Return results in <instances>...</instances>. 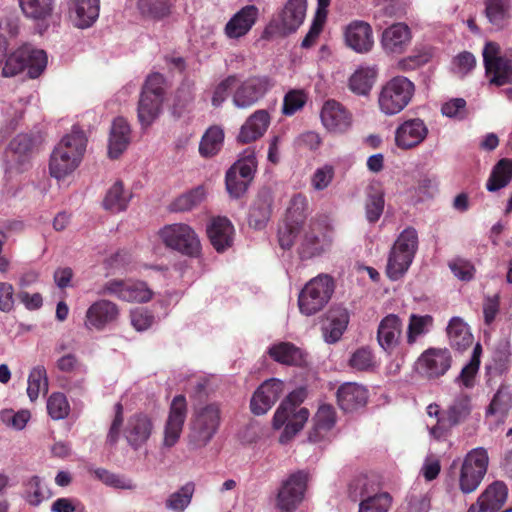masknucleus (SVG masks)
<instances>
[{
  "instance_id": "1",
  "label": "nucleus",
  "mask_w": 512,
  "mask_h": 512,
  "mask_svg": "<svg viewBox=\"0 0 512 512\" xmlns=\"http://www.w3.org/2000/svg\"><path fill=\"white\" fill-rule=\"evenodd\" d=\"M87 139L83 131L74 128L55 147L49 163L52 177L61 179L72 173L79 165L86 149Z\"/></svg>"
},
{
  "instance_id": "2",
  "label": "nucleus",
  "mask_w": 512,
  "mask_h": 512,
  "mask_svg": "<svg viewBox=\"0 0 512 512\" xmlns=\"http://www.w3.org/2000/svg\"><path fill=\"white\" fill-rule=\"evenodd\" d=\"M305 398V389H296L288 394L275 411L273 427L280 429L284 426V430L280 436L281 443H286L291 440L303 429L307 422L310 415L309 410L305 407L297 409Z\"/></svg>"
},
{
  "instance_id": "3",
  "label": "nucleus",
  "mask_w": 512,
  "mask_h": 512,
  "mask_svg": "<svg viewBox=\"0 0 512 512\" xmlns=\"http://www.w3.org/2000/svg\"><path fill=\"white\" fill-rule=\"evenodd\" d=\"M221 422L219 404L210 403L194 409L189 424L188 446L190 449L205 447L217 433Z\"/></svg>"
},
{
  "instance_id": "4",
  "label": "nucleus",
  "mask_w": 512,
  "mask_h": 512,
  "mask_svg": "<svg viewBox=\"0 0 512 512\" xmlns=\"http://www.w3.org/2000/svg\"><path fill=\"white\" fill-rule=\"evenodd\" d=\"M335 290V282L328 274H319L309 280L298 296L299 310L311 316L320 312L330 301Z\"/></svg>"
},
{
  "instance_id": "5",
  "label": "nucleus",
  "mask_w": 512,
  "mask_h": 512,
  "mask_svg": "<svg viewBox=\"0 0 512 512\" xmlns=\"http://www.w3.org/2000/svg\"><path fill=\"white\" fill-rule=\"evenodd\" d=\"M415 93V85L407 77L395 76L386 82L379 94L380 110L386 115H395L404 110Z\"/></svg>"
},
{
  "instance_id": "6",
  "label": "nucleus",
  "mask_w": 512,
  "mask_h": 512,
  "mask_svg": "<svg viewBox=\"0 0 512 512\" xmlns=\"http://www.w3.org/2000/svg\"><path fill=\"white\" fill-rule=\"evenodd\" d=\"M482 55L490 84L498 87L512 84V49L501 54L500 45L497 42L488 41Z\"/></svg>"
},
{
  "instance_id": "7",
  "label": "nucleus",
  "mask_w": 512,
  "mask_h": 512,
  "mask_svg": "<svg viewBox=\"0 0 512 512\" xmlns=\"http://www.w3.org/2000/svg\"><path fill=\"white\" fill-rule=\"evenodd\" d=\"M46 65L47 55L45 51L25 45L7 57L2 74L5 77H12L26 69L30 78H37L45 70Z\"/></svg>"
},
{
  "instance_id": "8",
  "label": "nucleus",
  "mask_w": 512,
  "mask_h": 512,
  "mask_svg": "<svg viewBox=\"0 0 512 512\" xmlns=\"http://www.w3.org/2000/svg\"><path fill=\"white\" fill-rule=\"evenodd\" d=\"M159 237L166 247L189 257H198L201 253L200 240L192 227L185 223L164 226Z\"/></svg>"
},
{
  "instance_id": "9",
  "label": "nucleus",
  "mask_w": 512,
  "mask_h": 512,
  "mask_svg": "<svg viewBox=\"0 0 512 512\" xmlns=\"http://www.w3.org/2000/svg\"><path fill=\"white\" fill-rule=\"evenodd\" d=\"M489 457L486 449L471 450L464 458L459 473V489L464 494L477 490L487 473Z\"/></svg>"
},
{
  "instance_id": "10",
  "label": "nucleus",
  "mask_w": 512,
  "mask_h": 512,
  "mask_svg": "<svg viewBox=\"0 0 512 512\" xmlns=\"http://www.w3.org/2000/svg\"><path fill=\"white\" fill-rule=\"evenodd\" d=\"M275 86L274 80L267 75H252L236 83L232 94V103L238 109H250L262 100Z\"/></svg>"
},
{
  "instance_id": "11",
  "label": "nucleus",
  "mask_w": 512,
  "mask_h": 512,
  "mask_svg": "<svg viewBox=\"0 0 512 512\" xmlns=\"http://www.w3.org/2000/svg\"><path fill=\"white\" fill-rule=\"evenodd\" d=\"M308 474L304 471L292 473L278 491L276 507L280 512H294L304 497Z\"/></svg>"
},
{
  "instance_id": "12",
  "label": "nucleus",
  "mask_w": 512,
  "mask_h": 512,
  "mask_svg": "<svg viewBox=\"0 0 512 512\" xmlns=\"http://www.w3.org/2000/svg\"><path fill=\"white\" fill-rule=\"evenodd\" d=\"M330 242L325 227L320 222L311 220L300 238L297 253L301 260H309L322 255Z\"/></svg>"
},
{
  "instance_id": "13",
  "label": "nucleus",
  "mask_w": 512,
  "mask_h": 512,
  "mask_svg": "<svg viewBox=\"0 0 512 512\" xmlns=\"http://www.w3.org/2000/svg\"><path fill=\"white\" fill-rule=\"evenodd\" d=\"M452 365V355L447 348H428L417 360L418 372L429 380L444 376Z\"/></svg>"
},
{
  "instance_id": "14",
  "label": "nucleus",
  "mask_w": 512,
  "mask_h": 512,
  "mask_svg": "<svg viewBox=\"0 0 512 512\" xmlns=\"http://www.w3.org/2000/svg\"><path fill=\"white\" fill-rule=\"evenodd\" d=\"M285 384L277 378L264 381L253 393L250 410L254 415L266 414L284 393Z\"/></svg>"
},
{
  "instance_id": "15",
  "label": "nucleus",
  "mask_w": 512,
  "mask_h": 512,
  "mask_svg": "<svg viewBox=\"0 0 512 512\" xmlns=\"http://www.w3.org/2000/svg\"><path fill=\"white\" fill-rule=\"evenodd\" d=\"M187 416V402L184 395L173 398L164 429L163 445L173 447L179 440Z\"/></svg>"
},
{
  "instance_id": "16",
  "label": "nucleus",
  "mask_w": 512,
  "mask_h": 512,
  "mask_svg": "<svg viewBox=\"0 0 512 512\" xmlns=\"http://www.w3.org/2000/svg\"><path fill=\"white\" fill-rule=\"evenodd\" d=\"M337 423V412L333 405L321 404L312 418V427L308 432L311 443H320L330 439V434Z\"/></svg>"
},
{
  "instance_id": "17",
  "label": "nucleus",
  "mask_w": 512,
  "mask_h": 512,
  "mask_svg": "<svg viewBox=\"0 0 512 512\" xmlns=\"http://www.w3.org/2000/svg\"><path fill=\"white\" fill-rule=\"evenodd\" d=\"M345 44L356 53L364 54L374 45L373 30L368 22L353 20L344 28Z\"/></svg>"
},
{
  "instance_id": "18",
  "label": "nucleus",
  "mask_w": 512,
  "mask_h": 512,
  "mask_svg": "<svg viewBox=\"0 0 512 512\" xmlns=\"http://www.w3.org/2000/svg\"><path fill=\"white\" fill-rule=\"evenodd\" d=\"M428 128L420 118L409 119L395 130V145L402 150L419 146L427 137Z\"/></svg>"
},
{
  "instance_id": "19",
  "label": "nucleus",
  "mask_w": 512,
  "mask_h": 512,
  "mask_svg": "<svg viewBox=\"0 0 512 512\" xmlns=\"http://www.w3.org/2000/svg\"><path fill=\"white\" fill-rule=\"evenodd\" d=\"M320 118L324 127L333 133H343L349 129L352 116L338 101L329 99L322 106Z\"/></svg>"
},
{
  "instance_id": "20",
  "label": "nucleus",
  "mask_w": 512,
  "mask_h": 512,
  "mask_svg": "<svg viewBox=\"0 0 512 512\" xmlns=\"http://www.w3.org/2000/svg\"><path fill=\"white\" fill-rule=\"evenodd\" d=\"M508 497V489L504 482L495 481L488 485L480 494L477 502L467 512H499Z\"/></svg>"
},
{
  "instance_id": "21",
  "label": "nucleus",
  "mask_w": 512,
  "mask_h": 512,
  "mask_svg": "<svg viewBox=\"0 0 512 512\" xmlns=\"http://www.w3.org/2000/svg\"><path fill=\"white\" fill-rule=\"evenodd\" d=\"M259 16V9L255 5H246L236 12L224 27V34L228 39H239L249 33Z\"/></svg>"
},
{
  "instance_id": "22",
  "label": "nucleus",
  "mask_w": 512,
  "mask_h": 512,
  "mask_svg": "<svg viewBox=\"0 0 512 512\" xmlns=\"http://www.w3.org/2000/svg\"><path fill=\"white\" fill-rule=\"evenodd\" d=\"M41 143L40 135L19 134L10 142L12 160L15 163L13 167L16 172L27 170L31 154Z\"/></svg>"
},
{
  "instance_id": "23",
  "label": "nucleus",
  "mask_w": 512,
  "mask_h": 512,
  "mask_svg": "<svg viewBox=\"0 0 512 512\" xmlns=\"http://www.w3.org/2000/svg\"><path fill=\"white\" fill-rule=\"evenodd\" d=\"M336 397L344 412H354L367 404L368 390L358 383L346 382L339 386Z\"/></svg>"
},
{
  "instance_id": "24",
  "label": "nucleus",
  "mask_w": 512,
  "mask_h": 512,
  "mask_svg": "<svg viewBox=\"0 0 512 512\" xmlns=\"http://www.w3.org/2000/svg\"><path fill=\"white\" fill-rule=\"evenodd\" d=\"M206 231L211 245L217 252L222 253L233 245L235 230L228 218H213Z\"/></svg>"
},
{
  "instance_id": "25",
  "label": "nucleus",
  "mask_w": 512,
  "mask_h": 512,
  "mask_svg": "<svg viewBox=\"0 0 512 512\" xmlns=\"http://www.w3.org/2000/svg\"><path fill=\"white\" fill-rule=\"evenodd\" d=\"M269 357L286 366L304 367L307 365L308 354L292 342H278L268 348Z\"/></svg>"
},
{
  "instance_id": "26",
  "label": "nucleus",
  "mask_w": 512,
  "mask_h": 512,
  "mask_svg": "<svg viewBox=\"0 0 512 512\" xmlns=\"http://www.w3.org/2000/svg\"><path fill=\"white\" fill-rule=\"evenodd\" d=\"M100 0H71L69 17L73 25L80 29L91 27L98 19Z\"/></svg>"
},
{
  "instance_id": "27",
  "label": "nucleus",
  "mask_w": 512,
  "mask_h": 512,
  "mask_svg": "<svg viewBox=\"0 0 512 512\" xmlns=\"http://www.w3.org/2000/svg\"><path fill=\"white\" fill-rule=\"evenodd\" d=\"M402 335V321L396 314L385 316L377 329V341L381 348L392 353L400 343Z\"/></svg>"
},
{
  "instance_id": "28",
  "label": "nucleus",
  "mask_w": 512,
  "mask_h": 512,
  "mask_svg": "<svg viewBox=\"0 0 512 512\" xmlns=\"http://www.w3.org/2000/svg\"><path fill=\"white\" fill-rule=\"evenodd\" d=\"M412 39L410 28L405 23H395L382 34V47L389 54H402Z\"/></svg>"
},
{
  "instance_id": "29",
  "label": "nucleus",
  "mask_w": 512,
  "mask_h": 512,
  "mask_svg": "<svg viewBox=\"0 0 512 512\" xmlns=\"http://www.w3.org/2000/svg\"><path fill=\"white\" fill-rule=\"evenodd\" d=\"M271 117L267 110L259 109L251 114L242 125L238 141L247 144L261 138L270 125Z\"/></svg>"
},
{
  "instance_id": "30",
  "label": "nucleus",
  "mask_w": 512,
  "mask_h": 512,
  "mask_svg": "<svg viewBox=\"0 0 512 512\" xmlns=\"http://www.w3.org/2000/svg\"><path fill=\"white\" fill-rule=\"evenodd\" d=\"M307 0H287L279 14V27L285 34L295 32L304 22Z\"/></svg>"
},
{
  "instance_id": "31",
  "label": "nucleus",
  "mask_w": 512,
  "mask_h": 512,
  "mask_svg": "<svg viewBox=\"0 0 512 512\" xmlns=\"http://www.w3.org/2000/svg\"><path fill=\"white\" fill-rule=\"evenodd\" d=\"M273 197L268 190L260 191L253 201L249 214L248 224L254 229H264L270 219L272 212Z\"/></svg>"
},
{
  "instance_id": "32",
  "label": "nucleus",
  "mask_w": 512,
  "mask_h": 512,
  "mask_svg": "<svg viewBox=\"0 0 512 512\" xmlns=\"http://www.w3.org/2000/svg\"><path fill=\"white\" fill-rule=\"evenodd\" d=\"M118 314L116 305L110 301L101 300L92 304L86 313L85 325L88 329H102L113 321Z\"/></svg>"
},
{
  "instance_id": "33",
  "label": "nucleus",
  "mask_w": 512,
  "mask_h": 512,
  "mask_svg": "<svg viewBox=\"0 0 512 512\" xmlns=\"http://www.w3.org/2000/svg\"><path fill=\"white\" fill-rule=\"evenodd\" d=\"M485 16L496 30L505 29L512 19V0H485Z\"/></svg>"
},
{
  "instance_id": "34",
  "label": "nucleus",
  "mask_w": 512,
  "mask_h": 512,
  "mask_svg": "<svg viewBox=\"0 0 512 512\" xmlns=\"http://www.w3.org/2000/svg\"><path fill=\"white\" fill-rule=\"evenodd\" d=\"M327 324L323 326V336L327 343H336L342 337L349 323V313L346 308L336 307L327 315Z\"/></svg>"
},
{
  "instance_id": "35",
  "label": "nucleus",
  "mask_w": 512,
  "mask_h": 512,
  "mask_svg": "<svg viewBox=\"0 0 512 512\" xmlns=\"http://www.w3.org/2000/svg\"><path fill=\"white\" fill-rule=\"evenodd\" d=\"M128 145V123L125 118L118 117L114 120L110 132L108 155L117 159Z\"/></svg>"
},
{
  "instance_id": "36",
  "label": "nucleus",
  "mask_w": 512,
  "mask_h": 512,
  "mask_svg": "<svg viewBox=\"0 0 512 512\" xmlns=\"http://www.w3.org/2000/svg\"><path fill=\"white\" fill-rule=\"evenodd\" d=\"M450 345L460 351L466 350L473 343V335L468 325L459 317H453L447 327Z\"/></svg>"
},
{
  "instance_id": "37",
  "label": "nucleus",
  "mask_w": 512,
  "mask_h": 512,
  "mask_svg": "<svg viewBox=\"0 0 512 512\" xmlns=\"http://www.w3.org/2000/svg\"><path fill=\"white\" fill-rule=\"evenodd\" d=\"M153 430V422L146 414H137L130 419V446L137 449L144 445Z\"/></svg>"
},
{
  "instance_id": "38",
  "label": "nucleus",
  "mask_w": 512,
  "mask_h": 512,
  "mask_svg": "<svg viewBox=\"0 0 512 512\" xmlns=\"http://www.w3.org/2000/svg\"><path fill=\"white\" fill-rule=\"evenodd\" d=\"M512 180V159L502 158L492 168L486 182V189L496 192L506 187Z\"/></svg>"
},
{
  "instance_id": "39",
  "label": "nucleus",
  "mask_w": 512,
  "mask_h": 512,
  "mask_svg": "<svg viewBox=\"0 0 512 512\" xmlns=\"http://www.w3.org/2000/svg\"><path fill=\"white\" fill-rule=\"evenodd\" d=\"M22 13L33 21H46L54 10L55 0H19Z\"/></svg>"
},
{
  "instance_id": "40",
  "label": "nucleus",
  "mask_w": 512,
  "mask_h": 512,
  "mask_svg": "<svg viewBox=\"0 0 512 512\" xmlns=\"http://www.w3.org/2000/svg\"><path fill=\"white\" fill-rule=\"evenodd\" d=\"M163 99L160 96H141L138 104V119L142 126L151 125L159 116Z\"/></svg>"
},
{
  "instance_id": "41",
  "label": "nucleus",
  "mask_w": 512,
  "mask_h": 512,
  "mask_svg": "<svg viewBox=\"0 0 512 512\" xmlns=\"http://www.w3.org/2000/svg\"><path fill=\"white\" fill-rule=\"evenodd\" d=\"M172 4L169 0H138L137 9L147 19L161 20L171 13Z\"/></svg>"
},
{
  "instance_id": "42",
  "label": "nucleus",
  "mask_w": 512,
  "mask_h": 512,
  "mask_svg": "<svg viewBox=\"0 0 512 512\" xmlns=\"http://www.w3.org/2000/svg\"><path fill=\"white\" fill-rule=\"evenodd\" d=\"M123 181H116L107 191L103 199V207L111 213H119L126 210L128 201L125 196Z\"/></svg>"
},
{
  "instance_id": "43",
  "label": "nucleus",
  "mask_w": 512,
  "mask_h": 512,
  "mask_svg": "<svg viewBox=\"0 0 512 512\" xmlns=\"http://www.w3.org/2000/svg\"><path fill=\"white\" fill-rule=\"evenodd\" d=\"M224 133L217 126H212L204 133L199 144V153L208 158L216 155L223 144Z\"/></svg>"
},
{
  "instance_id": "44",
  "label": "nucleus",
  "mask_w": 512,
  "mask_h": 512,
  "mask_svg": "<svg viewBox=\"0 0 512 512\" xmlns=\"http://www.w3.org/2000/svg\"><path fill=\"white\" fill-rule=\"evenodd\" d=\"M194 492L195 484L187 482L168 496L165 507L174 512H183L190 505Z\"/></svg>"
},
{
  "instance_id": "45",
  "label": "nucleus",
  "mask_w": 512,
  "mask_h": 512,
  "mask_svg": "<svg viewBox=\"0 0 512 512\" xmlns=\"http://www.w3.org/2000/svg\"><path fill=\"white\" fill-rule=\"evenodd\" d=\"M384 192L380 187L369 186L365 203L366 218L370 223H375L381 217L384 210Z\"/></svg>"
},
{
  "instance_id": "46",
  "label": "nucleus",
  "mask_w": 512,
  "mask_h": 512,
  "mask_svg": "<svg viewBox=\"0 0 512 512\" xmlns=\"http://www.w3.org/2000/svg\"><path fill=\"white\" fill-rule=\"evenodd\" d=\"M413 259L409 258L405 254H400L395 250L391 249L389 252L386 275L392 281L401 279L409 267L411 266Z\"/></svg>"
},
{
  "instance_id": "47",
  "label": "nucleus",
  "mask_w": 512,
  "mask_h": 512,
  "mask_svg": "<svg viewBox=\"0 0 512 512\" xmlns=\"http://www.w3.org/2000/svg\"><path fill=\"white\" fill-rule=\"evenodd\" d=\"M418 244L419 240L416 229L413 227H407L397 237L391 249L414 259L418 250Z\"/></svg>"
},
{
  "instance_id": "48",
  "label": "nucleus",
  "mask_w": 512,
  "mask_h": 512,
  "mask_svg": "<svg viewBox=\"0 0 512 512\" xmlns=\"http://www.w3.org/2000/svg\"><path fill=\"white\" fill-rule=\"evenodd\" d=\"M510 356V342L507 339H500L493 349L491 364L487 365V369L494 370L497 374H502L509 367Z\"/></svg>"
},
{
  "instance_id": "49",
  "label": "nucleus",
  "mask_w": 512,
  "mask_h": 512,
  "mask_svg": "<svg viewBox=\"0 0 512 512\" xmlns=\"http://www.w3.org/2000/svg\"><path fill=\"white\" fill-rule=\"evenodd\" d=\"M205 198V189L198 186L177 197L169 206L172 212H186L198 206Z\"/></svg>"
},
{
  "instance_id": "50",
  "label": "nucleus",
  "mask_w": 512,
  "mask_h": 512,
  "mask_svg": "<svg viewBox=\"0 0 512 512\" xmlns=\"http://www.w3.org/2000/svg\"><path fill=\"white\" fill-rule=\"evenodd\" d=\"M41 391L44 393L48 391V377L44 366H36L28 377L27 394L31 401H35Z\"/></svg>"
},
{
  "instance_id": "51",
  "label": "nucleus",
  "mask_w": 512,
  "mask_h": 512,
  "mask_svg": "<svg viewBox=\"0 0 512 512\" xmlns=\"http://www.w3.org/2000/svg\"><path fill=\"white\" fill-rule=\"evenodd\" d=\"M471 413V399L468 395H460L457 397L453 404L446 411L447 421H450V424L456 426L461 422L465 421V419Z\"/></svg>"
},
{
  "instance_id": "52",
  "label": "nucleus",
  "mask_w": 512,
  "mask_h": 512,
  "mask_svg": "<svg viewBox=\"0 0 512 512\" xmlns=\"http://www.w3.org/2000/svg\"><path fill=\"white\" fill-rule=\"evenodd\" d=\"M375 72L369 68L356 70L349 79V88L356 94H367L373 85Z\"/></svg>"
},
{
  "instance_id": "53",
  "label": "nucleus",
  "mask_w": 512,
  "mask_h": 512,
  "mask_svg": "<svg viewBox=\"0 0 512 512\" xmlns=\"http://www.w3.org/2000/svg\"><path fill=\"white\" fill-rule=\"evenodd\" d=\"M47 412L53 420L65 419L70 412V405L63 393H52L47 400Z\"/></svg>"
},
{
  "instance_id": "54",
  "label": "nucleus",
  "mask_w": 512,
  "mask_h": 512,
  "mask_svg": "<svg viewBox=\"0 0 512 512\" xmlns=\"http://www.w3.org/2000/svg\"><path fill=\"white\" fill-rule=\"evenodd\" d=\"M512 405L509 387L500 386L487 409V414L504 416Z\"/></svg>"
},
{
  "instance_id": "55",
  "label": "nucleus",
  "mask_w": 512,
  "mask_h": 512,
  "mask_svg": "<svg viewBox=\"0 0 512 512\" xmlns=\"http://www.w3.org/2000/svg\"><path fill=\"white\" fill-rule=\"evenodd\" d=\"M307 102V95L303 90L293 89L288 91L283 99L282 114L292 116L301 110Z\"/></svg>"
},
{
  "instance_id": "56",
  "label": "nucleus",
  "mask_w": 512,
  "mask_h": 512,
  "mask_svg": "<svg viewBox=\"0 0 512 512\" xmlns=\"http://www.w3.org/2000/svg\"><path fill=\"white\" fill-rule=\"evenodd\" d=\"M432 321L433 319L430 315L418 316L412 314L407 330V343L409 345L414 344L419 336L427 332V326L432 324Z\"/></svg>"
},
{
  "instance_id": "57",
  "label": "nucleus",
  "mask_w": 512,
  "mask_h": 512,
  "mask_svg": "<svg viewBox=\"0 0 512 512\" xmlns=\"http://www.w3.org/2000/svg\"><path fill=\"white\" fill-rule=\"evenodd\" d=\"M301 226L302 225L287 219L279 226L278 242L282 249L289 250L292 248Z\"/></svg>"
},
{
  "instance_id": "58",
  "label": "nucleus",
  "mask_w": 512,
  "mask_h": 512,
  "mask_svg": "<svg viewBox=\"0 0 512 512\" xmlns=\"http://www.w3.org/2000/svg\"><path fill=\"white\" fill-rule=\"evenodd\" d=\"M307 206L308 202L306 196L301 193L295 194L290 200L285 219L302 225L306 218L305 211Z\"/></svg>"
},
{
  "instance_id": "59",
  "label": "nucleus",
  "mask_w": 512,
  "mask_h": 512,
  "mask_svg": "<svg viewBox=\"0 0 512 512\" xmlns=\"http://www.w3.org/2000/svg\"><path fill=\"white\" fill-rule=\"evenodd\" d=\"M391 501V496L388 493L376 494L361 501L359 512H387Z\"/></svg>"
},
{
  "instance_id": "60",
  "label": "nucleus",
  "mask_w": 512,
  "mask_h": 512,
  "mask_svg": "<svg viewBox=\"0 0 512 512\" xmlns=\"http://www.w3.org/2000/svg\"><path fill=\"white\" fill-rule=\"evenodd\" d=\"M349 366L357 371H367L374 366V356L370 349H357L349 359Z\"/></svg>"
},
{
  "instance_id": "61",
  "label": "nucleus",
  "mask_w": 512,
  "mask_h": 512,
  "mask_svg": "<svg viewBox=\"0 0 512 512\" xmlns=\"http://www.w3.org/2000/svg\"><path fill=\"white\" fill-rule=\"evenodd\" d=\"M238 82L236 75H229L222 81H220L215 87L211 99V103L214 107H220L227 99L230 90L235 87Z\"/></svg>"
},
{
  "instance_id": "62",
  "label": "nucleus",
  "mask_w": 512,
  "mask_h": 512,
  "mask_svg": "<svg viewBox=\"0 0 512 512\" xmlns=\"http://www.w3.org/2000/svg\"><path fill=\"white\" fill-rule=\"evenodd\" d=\"M448 266L454 276L462 281H470L473 279L476 271L471 261L461 257L452 259Z\"/></svg>"
},
{
  "instance_id": "63",
  "label": "nucleus",
  "mask_w": 512,
  "mask_h": 512,
  "mask_svg": "<svg viewBox=\"0 0 512 512\" xmlns=\"http://www.w3.org/2000/svg\"><path fill=\"white\" fill-rule=\"evenodd\" d=\"M24 497L32 506H38L45 498L41 479L38 476H32L25 483Z\"/></svg>"
},
{
  "instance_id": "64",
  "label": "nucleus",
  "mask_w": 512,
  "mask_h": 512,
  "mask_svg": "<svg viewBox=\"0 0 512 512\" xmlns=\"http://www.w3.org/2000/svg\"><path fill=\"white\" fill-rule=\"evenodd\" d=\"M228 170H233L234 175L247 180L249 183L253 180L254 173L256 171V159L255 156L249 155L243 159L238 160Z\"/></svg>"
}]
</instances>
